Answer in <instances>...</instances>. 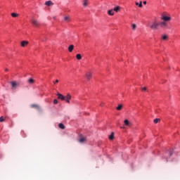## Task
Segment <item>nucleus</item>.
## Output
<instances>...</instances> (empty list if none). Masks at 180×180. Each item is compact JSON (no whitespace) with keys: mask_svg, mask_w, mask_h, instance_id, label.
<instances>
[{"mask_svg":"<svg viewBox=\"0 0 180 180\" xmlns=\"http://www.w3.org/2000/svg\"><path fill=\"white\" fill-rule=\"evenodd\" d=\"M148 26L150 29L157 30V29H158L159 23L157 22V21L149 22Z\"/></svg>","mask_w":180,"mask_h":180,"instance_id":"obj_1","label":"nucleus"},{"mask_svg":"<svg viewBox=\"0 0 180 180\" xmlns=\"http://www.w3.org/2000/svg\"><path fill=\"white\" fill-rule=\"evenodd\" d=\"M11 85L12 89H16V88L19 86V82L13 81V82H11Z\"/></svg>","mask_w":180,"mask_h":180,"instance_id":"obj_2","label":"nucleus"},{"mask_svg":"<svg viewBox=\"0 0 180 180\" xmlns=\"http://www.w3.org/2000/svg\"><path fill=\"white\" fill-rule=\"evenodd\" d=\"M159 26H160V27H162V29H165V27H167V26H168V24L165 21H162L159 23Z\"/></svg>","mask_w":180,"mask_h":180,"instance_id":"obj_3","label":"nucleus"},{"mask_svg":"<svg viewBox=\"0 0 180 180\" xmlns=\"http://www.w3.org/2000/svg\"><path fill=\"white\" fill-rule=\"evenodd\" d=\"M161 19L162 20H163V22H169V20H171V17L167 16V15H162Z\"/></svg>","mask_w":180,"mask_h":180,"instance_id":"obj_4","label":"nucleus"},{"mask_svg":"<svg viewBox=\"0 0 180 180\" xmlns=\"http://www.w3.org/2000/svg\"><path fill=\"white\" fill-rule=\"evenodd\" d=\"M124 126H127L128 127H131L133 126V124L129 121V120H125L124 121Z\"/></svg>","mask_w":180,"mask_h":180,"instance_id":"obj_5","label":"nucleus"},{"mask_svg":"<svg viewBox=\"0 0 180 180\" xmlns=\"http://www.w3.org/2000/svg\"><path fill=\"white\" fill-rule=\"evenodd\" d=\"M86 78L88 81H89V79H91V78H92V73L91 72H88L86 74Z\"/></svg>","mask_w":180,"mask_h":180,"instance_id":"obj_6","label":"nucleus"},{"mask_svg":"<svg viewBox=\"0 0 180 180\" xmlns=\"http://www.w3.org/2000/svg\"><path fill=\"white\" fill-rule=\"evenodd\" d=\"M58 99H60L61 101H64L65 99V96H64L63 94L58 93L57 94Z\"/></svg>","mask_w":180,"mask_h":180,"instance_id":"obj_7","label":"nucleus"},{"mask_svg":"<svg viewBox=\"0 0 180 180\" xmlns=\"http://www.w3.org/2000/svg\"><path fill=\"white\" fill-rule=\"evenodd\" d=\"M71 99V95L68 94L66 96H65L64 101L67 102V103H70V100Z\"/></svg>","mask_w":180,"mask_h":180,"instance_id":"obj_8","label":"nucleus"},{"mask_svg":"<svg viewBox=\"0 0 180 180\" xmlns=\"http://www.w3.org/2000/svg\"><path fill=\"white\" fill-rule=\"evenodd\" d=\"M31 22L34 26L35 27L39 26V21H37V20L32 19Z\"/></svg>","mask_w":180,"mask_h":180,"instance_id":"obj_9","label":"nucleus"},{"mask_svg":"<svg viewBox=\"0 0 180 180\" xmlns=\"http://www.w3.org/2000/svg\"><path fill=\"white\" fill-rule=\"evenodd\" d=\"M27 44H29V41H21V46L22 47H26V46H27Z\"/></svg>","mask_w":180,"mask_h":180,"instance_id":"obj_10","label":"nucleus"},{"mask_svg":"<svg viewBox=\"0 0 180 180\" xmlns=\"http://www.w3.org/2000/svg\"><path fill=\"white\" fill-rule=\"evenodd\" d=\"M120 9H122V8L120 7V6H115L113 9H112V11H114V12H119L120 11Z\"/></svg>","mask_w":180,"mask_h":180,"instance_id":"obj_11","label":"nucleus"},{"mask_svg":"<svg viewBox=\"0 0 180 180\" xmlns=\"http://www.w3.org/2000/svg\"><path fill=\"white\" fill-rule=\"evenodd\" d=\"M108 14L110 15V16H113V15H115V12H113V9H110L108 11Z\"/></svg>","mask_w":180,"mask_h":180,"instance_id":"obj_12","label":"nucleus"},{"mask_svg":"<svg viewBox=\"0 0 180 180\" xmlns=\"http://www.w3.org/2000/svg\"><path fill=\"white\" fill-rule=\"evenodd\" d=\"M72 50H74V45H70V46H68V51H69L70 53H71V52H72Z\"/></svg>","mask_w":180,"mask_h":180,"instance_id":"obj_13","label":"nucleus"},{"mask_svg":"<svg viewBox=\"0 0 180 180\" xmlns=\"http://www.w3.org/2000/svg\"><path fill=\"white\" fill-rule=\"evenodd\" d=\"M45 5H46V6H51V5H53V4L51 2V1H48L45 3Z\"/></svg>","mask_w":180,"mask_h":180,"instance_id":"obj_14","label":"nucleus"},{"mask_svg":"<svg viewBox=\"0 0 180 180\" xmlns=\"http://www.w3.org/2000/svg\"><path fill=\"white\" fill-rule=\"evenodd\" d=\"M135 4L139 8H143V2L142 1H140V4H139V2H136Z\"/></svg>","mask_w":180,"mask_h":180,"instance_id":"obj_15","label":"nucleus"},{"mask_svg":"<svg viewBox=\"0 0 180 180\" xmlns=\"http://www.w3.org/2000/svg\"><path fill=\"white\" fill-rule=\"evenodd\" d=\"M31 108H35L36 109H40V106L37 104H32L31 105Z\"/></svg>","mask_w":180,"mask_h":180,"instance_id":"obj_16","label":"nucleus"},{"mask_svg":"<svg viewBox=\"0 0 180 180\" xmlns=\"http://www.w3.org/2000/svg\"><path fill=\"white\" fill-rule=\"evenodd\" d=\"M117 110H122L123 109V105L120 104L116 108Z\"/></svg>","mask_w":180,"mask_h":180,"instance_id":"obj_17","label":"nucleus"},{"mask_svg":"<svg viewBox=\"0 0 180 180\" xmlns=\"http://www.w3.org/2000/svg\"><path fill=\"white\" fill-rule=\"evenodd\" d=\"M58 127H59V129H62L63 130H64V129H65V126H64L63 123H60L58 124Z\"/></svg>","mask_w":180,"mask_h":180,"instance_id":"obj_18","label":"nucleus"},{"mask_svg":"<svg viewBox=\"0 0 180 180\" xmlns=\"http://www.w3.org/2000/svg\"><path fill=\"white\" fill-rule=\"evenodd\" d=\"M86 139L85 138H80L79 139V143H85V141H86Z\"/></svg>","mask_w":180,"mask_h":180,"instance_id":"obj_19","label":"nucleus"},{"mask_svg":"<svg viewBox=\"0 0 180 180\" xmlns=\"http://www.w3.org/2000/svg\"><path fill=\"white\" fill-rule=\"evenodd\" d=\"M76 58H77V60H81L82 58V56H81V54L77 53L76 55Z\"/></svg>","mask_w":180,"mask_h":180,"instance_id":"obj_20","label":"nucleus"},{"mask_svg":"<svg viewBox=\"0 0 180 180\" xmlns=\"http://www.w3.org/2000/svg\"><path fill=\"white\" fill-rule=\"evenodd\" d=\"M11 16H12L13 18H18V16H19V14L15 13H11Z\"/></svg>","mask_w":180,"mask_h":180,"instance_id":"obj_21","label":"nucleus"},{"mask_svg":"<svg viewBox=\"0 0 180 180\" xmlns=\"http://www.w3.org/2000/svg\"><path fill=\"white\" fill-rule=\"evenodd\" d=\"M28 82L30 83V84H34V79H28Z\"/></svg>","mask_w":180,"mask_h":180,"instance_id":"obj_22","label":"nucleus"},{"mask_svg":"<svg viewBox=\"0 0 180 180\" xmlns=\"http://www.w3.org/2000/svg\"><path fill=\"white\" fill-rule=\"evenodd\" d=\"M113 139H114V134L113 132H112L111 134L109 136V139L113 140Z\"/></svg>","mask_w":180,"mask_h":180,"instance_id":"obj_23","label":"nucleus"},{"mask_svg":"<svg viewBox=\"0 0 180 180\" xmlns=\"http://www.w3.org/2000/svg\"><path fill=\"white\" fill-rule=\"evenodd\" d=\"M131 27H132V30H136L137 25L136 24H132Z\"/></svg>","mask_w":180,"mask_h":180,"instance_id":"obj_24","label":"nucleus"},{"mask_svg":"<svg viewBox=\"0 0 180 180\" xmlns=\"http://www.w3.org/2000/svg\"><path fill=\"white\" fill-rule=\"evenodd\" d=\"M64 20H65V22H70V16H65Z\"/></svg>","mask_w":180,"mask_h":180,"instance_id":"obj_25","label":"nucleus"},{"mask_svg":"<svg viewBox=\"0 0 180 180\" xmlns=\"http://www.w3.org/2000/svg\"><path fill=\"white\" fill-rule=\"evenodd\" d=\"M87 5H88V0H84V3H83V6H87Z\"/></svg>","mask_w":180,"mask_h":180,"instance_id":"obj_26","label":"nucleus"},{"mask_svg":"<svg viewBox=\"0 0 180 180\" xmlns=\"http://www.w3.org/2000/svg\"><path fill=\"white\" fill-rule=\"evenodd\" d=\"M153 122H154L155 124H157V123H158L159 122H160V120L158 119V118H156V119H155V120H153Z\"/></svg>","mask_w":180,"mask_h":180,"instance_id":"obj_27","label":"nucleus"},{"mask_svg":"<svg viewBox=\"0 0 180 180\" xmlns=\"http://www.w3.org/2000/svg\"><path fill=\"white\" fill-rule=\"evenodd\" d=\"M162 39L163 40H167V39H168V36H167V35H163L162 37Z\"/></svg>","mask_w":180,"mask_h":180,"instance_id":"obj_28","label":"nucleus"},{"mask_svg":"<svg viewBox=\"0 0 180 180\" xmlns=\"http://www.w3.org/2000/svg\"><path fill=\"white\" fill-rule=\"evenodd\" d=\"M2 122H5V119H4V117H0V122L2 123Z\"/></svg>","mask_w":180,"mask_h":180,"instance_id":"obj_29","label":"nucleus"},{"mask_svg":"<svg viewBox=\"0 0 180 180\" xmlns=\"http://www.w3.org/2000/svg\"><path fill=\"white\" fill-rule=\"evenodd\" d=\"M53 103H54V105H57V103H58V101H57V99H54Z\"/></svg>","mask_w":180,"mask_h":180,"instance_id":"obj_30","label":"nucleus"},{"mask_svg":"<svg viewBox=\"0 0 180 180\" xmlns=\"http://www.w3.org/2000/svg\"><path fill=\"white\" fill-rule=\"evenodd\" d=\"M172 154H174V152L172 150H170L169 152V156L171 157L172 155Z\"/></svg>","mask_w":180,"mask_h":180,"instance_id":"obj_31","label":"nucleus"},{"mask_svg":"<svg viewBox=\"0 0 180 180\" xmlns=\"http://www.w3.org/2000/svg\"><path fill=\"white\" fill-rule=\"evenodd\" d=\"M142 91H147V87L142 88Z\"/></svg>","mask_w":180,"mask_h":180,"instance_id":"obj_32","label":"nucleus"},{"mask_svg":"<svg viewBox=\"0 0 180 180\" xmlns=\"http://www.w3.org/2000/svg\"><path fill=\"white\" fill-rule=\"evenodd\" d=\"M53 84H58V79H56V80L53 82Z\"/></svg>","mask_w":180,"mask_h":180,"instance_id":"obj_33","label":"nucleus"},{"mask_svg":"<svg viewBox=\"0 0 180 180\" xmlns=\"http://www.w3.org/2000/svg\"><path fill=\"white\" fill-rule=\"evenodd\" d=\"M143 5H147V1H143Z\"/></svg>","mask_w":180,"mask_h":180,"instance_id":"obj_34","label":"nucleus"},{"mask_svg":"<svg viewBox=\"0 0 180 180\" xmlns=\"http://www.w3.org/2000/svg\"><path fill=\"white\" fill-rule=\"evenodd\" d=\"M5 71H8V69H6Z\"/></svg>","mask_w":180,"mask_h":180,"instance_id":"obj_35","label":"nucleus"},{"mask_svg":"<svg viewBox=\"0 0 180 180\" xmlns=\"http://www.w3.org/2000/svg\"><path fill=\"white\" fill-rule=\"evenodd\" d=\"M121 129H124V127H121Z\"/></svg>","mask_w":180,"mask_h":180,"instance_id":"obj_36","label":"nucleus"}]
</instances>
